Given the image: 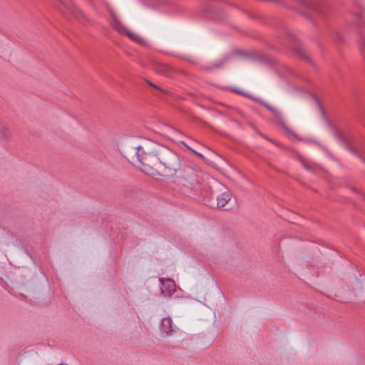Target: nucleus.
<instances>
[{"instance_id": "nucleus-1", "label": "nucleus", "mask_w": 365, "mask_h": 365, "mask_svg": "<svg viewBox=\"0 0 365 365\" xmlns=\"http://www.w3.org/2000/svg\"><path fill=\"white\" fill-rule=\"evenodd\" d=\"M138 170L155 179L174 177L181 169L180 157L173 150L151 140H143L133 148Z\"/></svg>"}, {"instance_id": "nucleus-2", "label": "nucleus", "mask_w": 365, "mask_h": 365, "mask_svg": "<svg viewBox=\"0 0 365 365\" xmlns=\"http://www.w3.org/2000/svg\"><path fill=\"white\" fill-rule=\"evenodd\" d=\"M203 186L207 188L212 193H221L216 197V203H211L210 206L217 208H222L225 207L231 200L232 194L230 191L218 180L212 177L205 175L202 180Z\"/></svg>"}, {"instance_id": "nucleus-3", "label": "nucleus", "mask_w": 365, "mask_h": 365, "mask_svg": "<svg viewBox=\"0 0 365 365\" xmlns=\"http://www.w3.org/2000/svg\"><path fill=\"white\" fill-rule=\"evenodd\" d=\"M174 331L171 319L166 317L160 321L158 330L155 333V337L162 340L172 336Z\"/></svg>"}, {"instance_id": "nucleus-4", "label": "nucleus", "mask_w": 365, "mask_h": 365, "mask_svg": "<svg viewBox=\"0 0 365 365\" xmlns=\"http://www.w3.org/2000/svg\"><path fill=\"white\" fill-rule=\"evenodd\" d=\"M349 286L352 292L357 294L365 287V277L361 274H359V277L356 276L354 278L349 280Z\"/></svg>"}, {"instance_id": "nucleus-5", "label": "nucleus", "mask_w": 365, "mask_h": 365, "mask_svg": "<svg viewBox=\"0 0 365 365\" xmlns=\"http://www.w3.org/2000/svg\"><path fill=\"white\" fill-rule=\"evenodd\" d=\"M159 280L162 284L161 291L163 294L170 295L175 291L174 281L170 279H160Z\"/></svg>"}, {"instance_id": "nucleus-6", "label": "nucleus", "mask_w": 365, "mask_h": 365, "mask_svg": "<svg viewBox=\"0 0 365 365\" xmlns=\"http://www.w3.org/2000/svg\"><path fill=\"white\" fill-rule=\"evenodd\" d=\"M185 173L186 186L190 185V187H192L197 185L199 182L198 173L191 168L187 169Z\"/></svg>"}, {"instance_id": "nucleus-7", "label": "nucleus", "mask_w": 365, "mask_h": 365, "mask_svg": "<svg viewBox=\"0 0 365 365\" xmlns=\"http://www.w3.org/2000/svg\"><path fill=\"white\" fill-rule=\"evenodd\" d=\"M154 70L159 74L163 75L167 77H171L172 73H173V68H169L166 65L162 63L157 64Z\"/></svg>"}, {"instance_id": "nucleus-8", "label": "nucleus", "mask_w": 365, "mask_h": 365, "mask_svg": "<svg viewBox=\"0 0 365 365\" xmlns=\"http://www.w3.org/2000/svg\"><path fill=\"white\" fill-rule=\"evenodd\" d=\"M9 127L0 120V140H6L11 137Z\"/></svg>"}, {"instance_id": "nucleus-9", "label": "nucleus", "mask_w": 365, "mask_h": 365, "mask_svg": "<svg viewBox=\"0 0 365 365\" xmlns=\"http://www.w3.org/2000/svg\"><path fill=\"white\" fill-rule=\"evenodd\" d=\"M125 34L133 41L141 43L143 41L142 38L136 33L130 31V30H125Z\"/></svg>"}, {"instance_id": "nucleus-10", "label": "nucleus", "mask_w": 365, "mask_h": 365, "mask_svg": "<svg viewBox=\"0 0 365 365\" xmlns=\"http://www.w3.org/2000/svg\"><path fill=\"white\" fill-rule=\"evenodd\" d=\"M113 27L116 29L119 33L125 34V30H128L121 22L118 20L115 19L113 22Z\"/></svg>"}, {"instance_id": "nucleus-11", "label": "nucleus", "mask_w": 365, "mask_h": 365, "mask_svg": "<svg viewBox=\"0 0 365 365\" xmlns=\"http://www.w3.org/2000/svg\"><path fill=\"white\" fill-rule=\"evenodd\" d=\"M6 45L2 41L0 40V52H1L5 48Z\"/></svg>"}, {"instance_id": "nucleus-12", "label": "nucleus", "mask_w": 365, "mask_h": 365, "mask_svg": "<svg viewBox=\"0 0 365 365\" xmlns=\"http://www.w3.org/2000/svg\"><path fill=\"white\" fill-rule=\"evenodd\" d=\"M148 84H149L150 86H153V88H156V89H158V90H159V91H163L160 88H159V87H158V86H157L156 85H155V84L152 83L151 82H148Z\"/></svg>"}, {"instance_id": "nucleus-13", "label": "nucleus", "mask_w": 365, "mask_h": 365, "mask_svg": "<svg viewBox=\"0 0 365 365\" xmlns=\"http://www.w3.org/2000/svg\"><path fill=\"white\" fill-rule=\"evenodd\" d=\"M164 135H166L168 138H170L171 139H174V138H175V135H173V133H164Z\"/></svg>"}, {"instance_id": "nucleus-14", "label": "nucleus", "mask_w": 365, "mask_h": 365, "mask_svg": "<svg viewBox=\"0 0 365 365\" xmlns=\"http://www.w3.org/2000/svg\"><path fill=\"white\" fill-rule=\"evenodd\" d=\"M192 151L195 153L197 155H198L199 157H200L201 158H204V156L201 154V153H199L197 152H196L195 150H192Z\"/></svg>"}, {"instance_id": "nucleus-15", "label": "nucleus", "mask_w": 365, "mask_h": 365, "mask_svg": "<svg viewBox=\"0 0 365 365\" xmlns=\"http://www.w3.org/2000/svg\"><path fill=\"white\" fill-rule=\"evenodd\" d=\"M168 130L170 131V133H175V130L171 128H168Z\"/></svg>"}, {"instance_id": "nucleus-16", "label": "nucleus", "mask_w": 365, "mask_h": 365, "mask_svg": "<svg viewBox=\"0 0 365 365\" xmlns=\"http://www.w3.org/2000/svg\"><path fill=\"white\" fill-rule=\"evenodd\" d=\"M289 133H290L291 135H292L293 137H295L294 134L292 131H289Z\"/></svg>"}, {"instance_id": "nucleus-17", "label": "nucleus", "mask_w": 365, "mask_h": 365, "mask_svg": "<svg viewBox=\"0 0 365 365\" xmlns=\"http://www.w3.org/2000/svg\"><path fill=\"white\" fill-rule=\"evenodd\" d=\"M216 336H217V334H216L213 335L212 341L215 339V338L216 337Z\"/></svg>"}, {"instance_id": "nucleus-18", "label": "nucleus", "mask_w": 365, "mask_h": 365, "mask_svg": "<svg viewBox=\"0 0 365 365\" xmlns=\"http://www.w3.org/2000/svg\"><path fill=\"white\" fill-rule=\"evenodd\" d=\"M272 111H273L274 113H277V110H273Z\"/></svg>"}]
</instances>
